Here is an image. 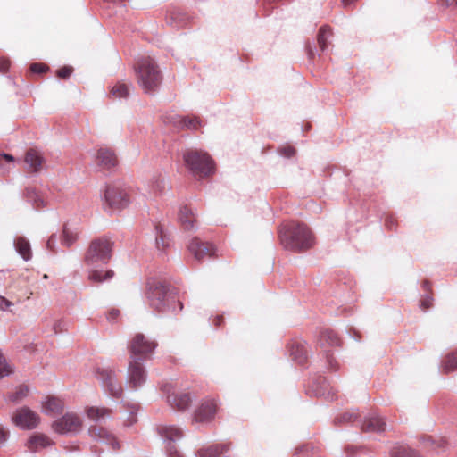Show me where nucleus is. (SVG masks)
Listing matches in <instances>:
<instances>
[{
	"label": "nucleus",
	"instance_id": "obj_18",
	"mask_svg": "<svg viewBox=\"0 0 457 457\" xmlns=\"http://www.w3.org/2000/svg\"><path fill=\"white\" fill-rule=\"evenodd\" d=\"M53 444L54 442L47 436L44 434H34L29 438L26 446L30 452L35 453Z\"/></svg>",
	"mask_w": 457,
	"mask_h": 457
},
{
	"label": "nucleus",
	"instance_id": "obj_40",
	"mask_svg": "<svg viewBox=\"0 0 457 457\" xmlns=\"http://www.w3.org/2000/svg\"><path fill=\"white\" fill-rule=\"evenodd\" d=\"M29 70L33 73L42 74L46 73L49 70V67L42 62H35L30 65Z\"/></svg>",
	"mask_w": 457,
	"mask_h": 457
},
{
	"label": "nucleus",
	"instance_id": "obj_23",
	"mask_svg": "<svg viewBox=\"0 0 457 457\" xmlns=\"http://www.w3.org/2000/svg\"><path fill=\"white\" fill-rule=\"evenodd\" d=\"M291 356L298 363L303 364L307 360V349L305 345L299 342H294L290 348Z\"/></svg>",
	"mask_w": 457,
	"mask_h": 457
},
{
	"label": "nucleus",
	"instance_id": "obj_50",
	"mask_svg": "<svg viewBox=\"0 0 457 457\" xmlns=\"http://www.w3.org/2000/svg\"><path fill=\"white\" fill-rule=\"evenodd\" d=\"M5 161V162H13L14 161V157L11 154H0V165L2 164V162Z\"/></svg>",
	"mask_w": 457,
	"mask_h": 457
},
{
	"label": "nucleus",
	"instance_id": "obj_21",
	"mask_svg": "<svg viewBox=\"0 0 457 457\" xmlns=\"http://www.w3.org/2000/svg\"><path fill=\"white\" fill-rule=\"evenodd\" d=\"M87 417L94 421H99L112 414V410L106 407L87 406L85 408Z\"/></svg>",
	"mask_w": 457,
	"mask_h": 457
},
{
	"label": "nucleus",
	"instance_id": "obj_13",
	"mask_svg": "<svg viewBox=\"0 0 457 457\" xmlns=\"http://www.w3.org/2000/svg\"><path fill=\"white\" fill-rule=\"evenodd\" d=\"M143 361L130 359L129 363V385L137 389L141 386L146 379V372L142 364Z\"/></svg>",
	"mask_w": 457,
	"mask_h": 457
},
{
	"label": "nucleus",
	"instance_id": "obj_8",
	"mask_svg": "<svg viewBox=\"0 0 457 457\" xmlns=\"http://www.w3.org/2000/svg\"><path fill=\"white\" fill-rule=\"evenodd\" d=\"M12 421L21 429L31 430L39 425L41 418L37 412L30 408L22 406L13 412Z\"/></svg>",
	"mask_w": 457,
	"mask_h": 457
},
{
	"label": "nucleus",
	"instance_id": "obj_33",
	"mask_svg": "<svg viewBox=\"0 0 457 457\" xmlns=\"http://www.w3.org/2000/svg\"><path fill=\"white\" fill-rule=\"evenodd\" d=\"M179 123L182 128L189 129H197L202 126V120L196 116H186L179 118Z\"/></svg>",
	"mask_w": 457,
	"mask_h": 457
},
{
	"label": "nucleus",
	"instance_id": "obj_20",
	"mask_svg": "<svg viewBox=\"0 0 457 457\" xmlns=\"http://www.w3.org/2000/svg\"><path fill=\"white\" fill-rule=\"evenodd\" d=\"M385 428V421L378 416H371L365 419L361 425L362 432H382Z\"/></svg>",
	"mask_w": 457,
	"mask_h": 457
},
{
	"label": "nucleus",
	"instance_id": "obj_28",
	"mask_svg": "<svg viewBox=\"0 0 457 457\" xmlns=\"http://www.w3.org/2000/svg\"><path fill=\"white\" fill-rule=\"evenodd\" d=\"M442 371L448 374L457 370V351L447 354L442 361Z\"/></svg>",
	"mask_w": 457,
	"mask_h": 457
},
{
	"label": "nucleus",
	"instance_id": "obj_17",
	"mask_svg": "<svg viewBox=\"0 0 457 457\" xmlns=\"http://www.w3.org/2000/svg\"><path fill=\"white\" fill-rule=\"evenodd\" d=\"M24 162L29 165L30 171L37 172L41 170L45 159L37 149L29 148L25 154Z\"/></svg>",
	"mask_w": 457,
	"mask_h": 457
},
{
	"label": "nucleus",
	"instance_id": "obj_47",
	"mask_svg": "<svg viewBox=\"0 0 457 457\" xmlns=\"http://www.w3.org/2000/svg\"><path fill=\"white\" fill-rule=\"evenodd\" d=\"M55 242H56L55 235H52L46 242L47 249L54 252V246H55Z\"/></svg>",
	"mask_w": 457,
	"mask_h": 457
},
{
	"label": "nucleus",
	"instance_id": "obj_29",
	"mask_svg": "<svg viewBox=\"0 0 457 457\" xmlns=\"http://www.w3.org/2000/svg\"><path fill=\"white\" fill-rule=\"evenodd\" d=\"M29 389L26 385H20L15 387L14 391L10 393L8 400L12 403H20L25 399L29 395Z\"/></svg>",
	"mask_w": 457,
	"mask_h": 457
},
{
	"label": "nucleus",
	"instance_id": "obj_48",
	"mask_svg": "<svg viewBox=\"0 0 457 457\" xmlns=\"http://www.w3.org/2000/svg\"><path fill=\"white\" fill-rule=\"evenodd\" d=\"M395 222L396 221H395V218H393L392 216L387 217L386 220V226L389 229H395Z\"/></svg>",
	"mask_w": 457,
	"mask_h": 457
},
{
	"label": "nucleus",
	"instance_id": "obj_54",
	"mask_svg": "<svg viewBox=\"0 0 457 457\" xmlns=\"http://www.w3.org/2000/svg\"><path fill=\"white\" fill-rule=\"evenodd\" d=\"M328 361L331 368H333L335 370L337 368V364L336 361L332 360L330 357H328Z\"/></svg>",
	"mask_w": 457,
	"mask_h": 457
},
{
	"label": "nucleus",
	"instance_id": "obj_39",
	"mask_svg": "<svg viewBox=\"0 0 457 457\" xmlns=\"http://www.w3.org/2000/svg\"><path fill=\"white\" fill-rule=\"evenodd\" d=\"M157 237L156 245L159 249H165L168 246L166 236L164 235L162 228L158 225L156 226Z\"/></svg>",
	"mask_w": 457,
	"mask_h": 457
},
{
	"label": "nucleus",
	"instance_id": "obj_45",
	"mask_svg": "<svg viewBox=\"0 0 457 457\" xmlns=\"http://www.w3.org/2000/svg\"><path fill=\"white\" fill-rule=\"evenodd\" d=\"M120 315V311L118 309H112L107 313V319L110 321L115 320Z\"/></svg>",
	"mask_w": 457,
	"mask_h": 457
},
{
	"label": "nucleus",
	"instance_id": "obj_41",
	"mask_svg": "<svg viewBox=\"0 0 457 457\" xmlns=\"http://www.w3.org/2000/svg\"><path fill=\"white\" fill-rule=\"evenodd\" d=\"M73 71L72 67L64 66L56 71V75L60 79H68Z\"/></svg>",
	"mask_w": 457,
	"mask_h": 457
},
{
	"label": "nucleus",
	"instance_id": "obj_12",
	"mask_svg": "<svg viewBox=\"0 0 457 457\" xmlns=\"http://www.w3.org/2000/svg\"><path fill=\"white\" fill-rule=\"evenodd\" d=\"M97 378L102 381L104 386L109 391L113 397L121 396L123 389L116 378L114 372L110 369H98Z\"/></svg>",
	"mask_w": 457,
	"mask_h": 457
},
{
	"label": "nucleus",
	"instance_id": "obj_32",
	"mask_svg": "<svg viewBox=\"0 0 457 457\" xmlns=\"http://www.w3.org/2000/svg\"><path fill=\"white\" fill-rule=\"evenodd\" d=\"M16 249L18 253L22 256V258L26 261L29 260L31 257V251L29 243L24 238H18L15 242Z\"/></svg>",
	"mask_w": 457,
	"mask_h": 457
},
{
	"label": "nucleus",
	"instance_id": "obj_9",
	"mask_svg": "<svg viewBox=\"0 0 457 457\" xmlns=\"http://www.w3.org/2000/svg\"><path fill=\"white\" fill-rule=\"evenodd\" d=\"M82 425L83 420L78 414L67 412L53 422L52 428L58 434L77 433Z\"/></svg>",
	"mask_w": 457,
	"mask_h": 457
},
{
	"label": "nucleus",
	"instance_id": "obj_38",
	"mask_svg": "<svg viewBox=\"0 0 457 457\" xmlns=\"http://www.w3.org/2000/svg\"><path fill=\"white\" fill-rule=\"evenodd\" d=\"M27 197L33 202L35 208H40L44 205L42 196L33 189H27Z\"/></svg>",
	"mask_w": 457,
	"mask_h": 457
},
{
	"label": "nucleus",
	"instance_id": "obj_24",
	"mask_svg": "<svg viewBox=\"0 0 457 457\" xmlns=\"http://www.w3.org/2000/svg\"><path fill=\"white\" fill-rule=\"evenodd\" d=\"M113 276L114 271L112 270H107L105 271L92 270L88 273V279L93 283H103L112 278Z\"/></svg>",
	"mask_w": 457,
	"mask_h": 457
},
{
	"label": "nucleus",
	"instance_id": "obj_6",
	"mask_svg": "<svg viewBox=\"0 0 457 457\" xmlns=\"http://www.w3.org/2000/svg\"><path fill=\"white\" fill-rule=\"evenodd\" d=\"M104 202L110 209L120 211L129 206L130 195L124 187L109 185L104 191Z\"/></svg>",
	"mask_w": 457,
	"mask_h": 457
},
{
	"label": "nucleus",
	"instance_id": "obj_5",
	"mask_svg": "<svg viewBox=\"0 0 457 457\" xmlns=\"http://www.w3.org/2000/svg\"><path fill=\"white\" fill-rule=\"evenodd\" d=\"M157 346V343L138 333L131 339L129 350V359L145 361L150 358L151 354Z\"/></svg>",
	"mask_w": 457,
	"mask_h": 457
},
{
	"label": "nucleus",
	"instance_id": "obj_34",
	"mask_svg": "<svg viewBox=\"0 0 457 457\" xmlns=\"http://www.w3.org/2000/svg\"><path fill=\"white\" fill-rule=\"evenodd\" d=\"M129 93V87L124 83H117L114 85L110 92L111 96L114 98L127 97Z\"/></svg>",
	"mask_w": 457,
	"mask_h": 457
},
{
	"label": "nucleus",
	"instance_id": "obj_26",
	"mask_svg": "<svg viewBox=\"0 0 457 457\" xmlns=\"http://www.w3.org/2000/svg\"><path fill=\"white\" fill-rule=\"evenodd\" d=\"M320 344L322 347L326 345L336 346L340 345V339L332 330H325L320 333Z\"/></svg>",
	"mask_w": 457,
	"mask_h": 457
},
{
	"label": "nucleus",
	"instance_id": "obj_55",
	"mask_svg": "<svg viewBox=\"0 0 457 457\" xmlns=\"http://www.w3.org/2000/svg\"><path fill=\"white\" fill-rule=\"evenodd\" d=\"M174 13H170V19H173Z\"/></svg>",
	"mask_w": 457,
	"mask_h": 457
},
{
	"label": "nucleus",
	"instance_id": "obj_19",
	"mask_svg": "<svg viewBox=\"0 0 457 457\" xmlns=\"http://www.w3.org/2000/svg\"><path fill=\"white\" fill-rule=\"evenodd\" d=\"M179 219L184 230H192L195 228L196 219L193 211L187 205L180 208Z\"/></svg>",
	"mask_w": 457,
	"mask_h": 457
},
{
	"label": "nucleus",
	"instance_id": "obj_51",
	"mask_svg": "<svg viewBox=\"0 0 457 457\" xmlns=\"http://www.w3.org/2000/svg\"><path fill=\"white\" fill-rule=\"evenodd\" d=\"M224 322V319H223V316L222 315H217L214 319H213V325L216 327V328H220Z\"/></svg>",
	"mask_w": 457,
	"mask_h": 457
},
{
	"label": "nucleus",
	"instance_id": "obj_31",
	"mask_svg": "<svg viewBox=\"0 0 457 457\" xmlns=\"http://www.w3.org/2000/svg\"><path fill=\"white\" fill-rule=\"evenodd\" d=\"M332 35L331 29L328 26H322L318 33V44L321 51L328 48V39Z\"/></svg>",
	"mask_w": 457,
	"mask_h": 457
},
{
	"label": "nucleus",
	"instance_id": "obj_14",
	"mask_svg": "<svg viewBox=\"0 0 457 457\" xmlns=\"http://www.w3.org/2000/svg\"><path fill=\"white\" fill-rule=\"evenodd\" d=\"M96 163L102 170H111L119 163L118 156L115 151L108 146H100L96 154Z\"/></svg>",
	"mask_w": 457,
	"mask_h": 457
},
{
	"label": "nucleus",
	"instance_id": "obj_3",
	"mask_svg": "<svg viewBox=\"0 0 457 457\" xmlns=\"http://www.w3.org/2000/svg\"><path fill=\"white\" fill-rule=\"evenodd\" d=\"M113 242L102 237L91 241L84 256V262L87 266H93L98 262L108 263L112 255Z\"/></svg>",
	"mask_w": 457,
	"mask_h": 457
},
{
	"label": "nucleus",
	"instance_id": "obj_10",
	"mask_svg": "<svg viewBox=\"0 0 457 457\" xmlns=\"http://www.w3.org/2000/svg\"><path fill=\"white\" fill-rule=\"evenodd\" d=\"M218 411V404L213 399H204L195 407L193 413V421L196 423H209L214 420Z\"/></svg>",
	"mask_w": 457,
	"mask_h": 457
},
{
	"label": "nucleus",
	"instance_id": "obj_16",
	"mask_svg": "<svg viewBox=\"0 0 457 457\" xmlns=\"http://www.w3.org/2000/svg\"><path fill=\"white\" fill-rule=\"evenodd\" d=\"M42 411L47 415H56L61 413L64 409V403L62 399L48 395L41 404Z\"/></svg>",
	"mask_w": 457,
	"mask_h": 457
},
{
	"label": "nucleus",
	"instance_id": "obj_7",
	"mask_svg": "<svg viewBox=\"0 0 457 457\" xmlns=\"http://www.w3.org/2000/svg\"><path fill=\"white\" fill-rule=\"evenodd\" d=\"M146 287V298L150 305L159 312H163L169 302L167 287L154 279L149 280Z\"/></svg>",
	"mask_w": 457,
	"mask_h": 457
},
{
	"label": "nucleus",
	"instance_id": "obj_43",
	"mask_svg": "<svg viewBox=\"0 0 457 457\" xmlns=\"http://www.w3.org/2000/svg\"><path fill=\"white\" fill-rule=\"evenodd\" d=\"M12 305V303L11 301L7 300L4 296H0V310L1 311H5Z\"/></svg>",
	"mask_w": 457,
	"mask_h": 457
},
{
	"label": "nucleus",
	"instance_id": "obj_1",
	"mask_svg": "<svg viewBox=\"0 0 457 457\" xmlns=\"http://www.w3.org/2000/svg\"><path fill=\"white\" fill-rule=\"evenodd\" d=\"M278 237L286 249L295 252L305 251L315 243L312 231L303 223L289 222L281 225Z\"/></svg>",
	"mask_w": 457,
	"mask_h": 457
},
{
	"label": "nucleus",
	"instance_id": "obj_22",
	"mask_svg": "<svg viewBox=\"0 0 457 457\" xmlns=\"http://www.w3.org/2000/svg\"><path fill=\"white\" fill-rule=\"evenodd\" d=\"M159 433L169 441H176L183 436V431L175 426H162L159 428Z\"/></svg>",
	"mask_w": 457,
	"mask_h": 457
},
{
	"label": "nucleus",
	"instance_id": "obj_37",
	"mask_svg": "<svg viewBox=\"0 0 457 457\" xmlns=\"http://www.w3.org/2000/svg\"><path fill=\"white\" fill-rule=\"evenodd\" d=\"M13 372V369L10 363L7 362L4 356L0 352V378L11 375Z\"/></svg>",
	"mask_w": 457,
	"mask_h": 457
},
{
	"label": "nucleus",
	"instance_id": "obj_11",
	"mask_svg": "<svg viewBox=\"0 0 457 457\" xmlns=\"http://www.w3.org/2000/svg\"><path fill=\"white\" fill-rule=\"evenodd\" d=\"M189 253L198 262H203L205 257H212L215 254L214 245L209 242H204L198 237H194L187 245Z\"/></svg>",
	"mask_w": 457,
	"mask_h": 457
},
{
	"label": "nucleus",
	"instance_id": "obj_42",
	"mask_svg": "<svg viewBox=\"0 0 457 457\" xmlns=\"http://www.w3.org/2000/svg\"><path fill=\"white\" fill-rule=\"evenodd\" d=\"M11 65V62L8 58L1 57L0 58V72H6Z\"/></svg>",
	"mask_w": 457,
	"mask_h": 457
},
{
	"label": "nucleus",
	"instance_id": "obj_30",
	"mask_svg": "<svg viewBox=\"0 0 457 457\" xmlns=\"http://www.w3.org/2000/svg\"><path fill=\"white\" fill-rule=\"evenodd\" d=\"M390 457H420V455L415 450L408 446L399 445L391 450Z\"/></svg>",
	"mask_w": 457,
	"mask_h": 457
},
{
	"label": "nucleus",
	"instance_id": "obj_27",
	"mask_svg": "<svg viewBox=\"0 0 457 457\" xmlns=\"http://www.w3.org/2000/svg\"><path fill=\"white\" fill-rule=\"evenodd\" d=\"M89 434L94 437L110 440L111 444L113 445V448L120 447L115 438H113L112 436L103 428L93 426L89 428Z\"/></svg>",
	"mask_w": 457,
	"mask_h": 457
},
{
	"label": "nucleus",
	"instance_id": "obj_25",
	"mask_svg": "<svg viewBox=\"0 0 457 457\" xmlns=\"http://www.w3.org/2000/svg\"><path fill=\"white\" fill-rule=\"evenodd\" d=\"M230 447V444L223 443L217 444L207 447L203 450L202 456L203 457H217L226 452L228 451Z\"/></svg>",
	"mask_w": 457,
	"mask_h": 457
},
{
	"label": "nucleus",
	"instance_id": "obj_36",
	"mask_svg": "<svg viewBox=\"0 0 457 457\" xmlns=\"http://www.w3.org/2000/svg\"><path fill=\"white\" fill-rule=\"evenodd\" d=\"M359 414L356 411H345L335 419L336 424H346L356 420Z\"/></svg>",
	"mask_w": 457,
	"mask_h": 457
},
{
	"label": "nucleus",
	"instance_id": "obj_52",
	"mask_svg": "<svg viewBox=\"0 0 457 457\" xmlns=\"http://www.w3.org/2000/svg\"><path fill=\"white\" fill-rule=\"evenodd\" d=\"M439 2L446 6H453L457 4V0H439Z\"/></svg>",
	"mask_w": 457,
	"mask_h": 457
},
{
	"label": "nucleus",
	"instance_id": "obj_46",
	"mask_svg": "<svg viewBox=\"0 0 457 457\" xmlns=\"http://www.w3.org/2000/svg\"><path fill=\"white\" fill-rule=\"evenodd\" d=\"M9 436V431L5 430L4 428L0 427V445L4 444Z\"/></svg>",
	"mask_w": 457,
	"mask_h": 457
},
{
	"label": "nucleus",
	"instance_id": "obj_53",
	"mask_svg": "<svg viewBox=\"0 0 457 457\" xmlns=\"http://www.w3.org/2000/svg\"><path fill=\"white\" fill-rule=\"evenodd\" d=\"M422 287L426 291H429L431 289V285L428 280L423 281Z\"/></svg>",
	"mask_w": 457,
	"mask_h": 457
},
{
	"label": "nucleus",
	"instance_id": "obj_2",
	"mask_svg": "<svg viewBox=\"0 0 457 457\" xmlns=\"http://www.w3.org/2000/svg\"><path fill=\"white\" fill-rule=\"evenodd\" d=\"M138 86L145 94L153 95L162 82V71L150 56L140 58L134 66Z\"/></svg>",
	"mask_w": 457,
	"mask_h": 457
},
{
	"label": "nucleus",
	"instance_id": "obj_44",
	"mask_svg": "<svg viewBox=\"0 0 457 457\" xmlns=\"http://www.w3.org/2000/svg\"><path fill=\"white\" fill-rule=\"evenodd\" d=\"M279 152L286 157H291L295 154V150L291 146H286L281 148Z\"/></svg>",
	"mask_w": 457,
	"mask_h": 457
},
{
	"label": "nucleus",
	"instance_id": "obj_49",
	"mask_svg": "<svg viewBox=\"0 0 457 457\" xmlns=\"http://www.w3.org/2000/svg\"><path fill=\"white\" fill-rule=\"evenodd\" d=\"M432 304V298L428 296L427 298L421 301V306L424 310H428Z\"/></svg>",
	"mask_w": 457,
	"mask_h": 457
},
{
	"label": "nucleus",
	"instance_id": "obj_4",
	"mask_svg": "<svg viewBox=\"0 0 457 457\" xmlns=\"http://www.w3.org/2000/svg\"><path fill=\"white\" fill-rule=\"evenodd\" d=\"M184 162L187 167L199 177H206L213 173L214 163L211 156L203 151L189 149L184 153Z\"/></svg>",
	"mask_w": 457,
	"mask_h": 457
},
{
	"label": "nucleus",
	"instance_id": "obj_15",
	"mask_svg": "<svg viewBox=\"0 0 457 457\" xmlns=\"http://www.w3.org/2000/svg\"><path fill=\"white\" fill-rule=\"evenodd\" d=\"M167 402L172 409L185 411L191 406L192 397L187 392H176L167 395Z\"/></svg>",
	"mask_w": 457,
	"mask_h": 457
},
{
	"label": "nucleus",
	"instance_id": "obj_35",
	"mask_svg": "<svg viewBox=\"0 0 457 457\" xmlns=\"http://www.w3.org/2000/svg\"><path fill=\"white\" fill-rule=\"evenodd\" d=\"M78 235L71 230L67 226L63 227L62 244L66 247L71 246L77 240Z\"/></svg>",
	"mask_w": 457,
	"mask_h": 457
}]
</instances>
